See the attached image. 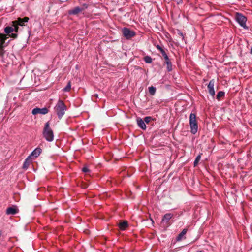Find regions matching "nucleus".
Listing matches in <instances>:
<instances>
[{
	"instance_id": "obj_32",
	"label": "nucleus",
	"mask_w": 252,
	"mask_h": 252,
	"mask_svg": "<svg viewBox=\"0 0 252 252\" xmlns=\"http://www.w3.org/2000/svg\"><path fill=\"white\" fill-rule=\"evenodd\" d=\"M204 252L203 251H197V252Z\"/></svg>"
},
{
	"instance_id": "obj_24",
	"label": "nucleus",
	"mask_w": 252,
	"mask_h": 252,
	"mask_svg": "<svg viewBox=\"0 0 252 252\" xmlns=\"http://www.w3.org/2000/svg\"><path fill=\"white\" fill-rule=\"evenodd\" d=\"M201 159V155H199L198 156H197V157L195 159V161H194V166H196L198 162L200 161Z\"/></svg>"
},
{
	"instance_id": "obj_19",
	"label": "nucleus",
	"mask_w": 252,
	"mask_h": 252,
	"mask_svg": "<svg viewBox=\"0 0 252 252\" xmlns=\"http://www.w3.org/2000/svg\"><path fill=\"white\" fill-rule=\"evenodd\" d=\"M165 63L167 64V70L169 71H171L172 69V64H171V62L170 61V59H169L168 60H166L165 61Z\"/></svg>"
},
{
	"instance_id": "obj_8",
	"label": "nucleus",
	"mask_w": 252,
	"mask_h": 252,
	"mask_svg": "<svg viewBox=\"0 0 252 252\" xmlns=\"http://www.w3.org/2000/svg\"><path fill=\"white\" fill-rule=\"evenodd\" d=\"M173 217V214L171 213H167L165 214L162 220L163 223H166L167 225H169V221Z\"/></svg>"
},
{
	"instance_id": "obj_23",
	"label": "nucleus",
	"mask_w": 252,
	"mask_h": 252,
	"mask_svg": "<svg viewBox=\"0 0 252 252\" xmlns=\"http://www.w3.org/2000/svg\"><path fill=\"white\" fill-rule=\"evenodd\" d=\"M144 60L146 63H151L152 61V58L148 56H145L144 58Z\"/></svg>"
},
{
	"instance_id": "obj_29",
	"label": "nucleus",
	"mask_w": 252,
	"mask_h": 252,
	"mask_svg": "<svg viewBox=\"0 0 252 252\" xmlns=\"http://www.w3.org/2000/svg\"><path fill=\"white\" fill-rule=\"evenodd\" d=\"M156 48L159 50L160 52L162 51V50H163V49H162V48L159 46V45H158L156 46Z\"/></svg>"
},
{
	"instance_id": "obj_31",
	"label": "nucleus",
	"mask_w": 252,
	"mask_h": 252,
	"mask_svg": "<svg viewBox=\"0 0 252 252\" xmlns=\"http://www.w3.org/2000/svg\"><path fill=\"white\" fill-rule=\"evenodd\" d=\"M250 53H251V54H252V47L251 48Z\"/></svg>"
},
{
	"instance_id": "obj_14",
	"label": "nucleus",
	"mask_w": 252,
	"mask_h": 252,
	"mask_svg": "<svg viewBox=\"0 0 252 252\" xmlns=\"http://www.w3.org/2000/svg\"><path fill=\"white\" fill-rule=\"evenodd\" d=\"M81 10H82L81 8H79V7H75L74 9L69 10L68 13L69 14H71H71L75 15V14H77L79 12H81Z\"/></svg>"
},
{
	"instance_id": "obj_2",
	"label": "nucleus",
	"mask_w": 252,
	"mask_h": 252,
	"mask_svg": "<svg viewBox=\"0 0 252 252\" xmlns=\"http://www.w3.org/2000/svg\"><path fill=\"white\" fill-rule=\"evenodd\" d=\"M54 110L58 115V118L59 119H61L64 114V112L66 110V106L63 101L59 99L54 107Z\"/></svg>"
},
{
	"instance_id": "obj_15",
	"label": "nucleus",
	"mask_w": 252,
	"mask_h": 252,
	"mask_svg": "<svg viewBox=\"0 0 252 252\" xmlns=\"http://www.w3.org/2000/svg\"><path fill=\"white\" fill-rule=\"evenodd\" d=\"M31 162V156H29L25 160L23 165V168L24 169H27L30 163Z\"/></svg>"
},
{
	"instance_id": "obj_7",
	"label": "nucleus",
	"mask_w": 252,
	"mask_h": 252,
	"mask_svg": "<svg viewBox=\"0 0 252 252\" xmlns=\"http://www.w3.org/2000/svg\"><path fill=\"white\" fill-rule=\"evenodd\" d=\"M214 80H211L209 82V83L208 85L207 88H208V89L209 91V93L212 96H214L215 94V92L214 88Z\"/></svg>"
},
{
	"instance_id": "obj_22",
	"label": "nucleus",
	"mask_w": 252,
	"mask_h": 252,
	"mask_svg": "<svg viewBox=\"0 0 252 252\" xmlns=\"http://www.w3.org/2000/svg\"><path fill=\"white\" fill-rule=\"evenodd\" d=\"M224 94L225 93L223 91L219 92L217 94V98L219 100L221 97L224 95Z\"/></svg>"
},
{
	"instance_id": "obj_9",
	"label": "nucleus",
	"mask_w": 252,
	"mask_h": 252,
	"mask_svg": "<svg viewBox=\"0 0 252 252\" xmlns=\"http://www.w3.org/2000/svg\"><path fill=\"white\" fill-rule=\"evenodd\" d=\"M41 151L42 150L41 148H37L32 152V153L29 156H31V158H32V157H34L36 158L39 156V155L41 153Z\"/></svg>"
},
{
	"instance_id": "obj_28",
	"label": "nucleus",
	"mask_w": 252,
	"mask_h": 252,
	"mask_svg": "<svg viewBox=\"0 0 252 252\" xmlns=\"http://www.w3.org/2000/svg\"><path fill=\"white\" fill-rule=\"evenodd\" d=\"M82 171L84 172H87L89 171V169L87 167H84L82 168Z\"/></svg>"
},
{
	"instance_id": "obj_10",
	"label": "nucleus",
	"mask_w": 252,
	"mask_h": 252,
	"mask_svg": "<svg viewBox=\"0 0 252 252\" xmlns=\"http://www.w3.org/2000/svg\"><path fill=\"white\" fill-rule=\"evenodd\" d=\"M29 18L25 17L24 18H19L17 21H14L13 23L14 24H16L17 25L20 26H23L25 23H26L28 21Z\"/></svg>"
},
{
	"instance_id": "obj_13",
	"label": "nucleus",
	"mask_w": 252,
	"mask_h": 252,
	"mask_svg": "<svg viewBox=\"0 0 252 252\" xmlns=\"http://www.w3.org/2000/svg\"><path fill=\"white\" fill-rule=\"evenodd\" d=\"M15 30L16 32H17L18 31V27L17 26L15 27V28L11 27H6L4 29V32L7 34H8L9 35Z\"/></svg>"
},
{
	"instance_id": "obj_6",
	"label": "nucleus",
	"mask_w": 252,
	"mask_h": 252,
	"mask_svg": "<svg viewBox=\"0 0 252 252\" xmlns=\"http://www.w3.org/2000/svg\"><path fill=\"white\" fill-rule=\"evenodd\" d=\"M48 112V109L46 107L43 108H35L32 110V113L33 115H36L37 114L44 115L47 114Z\"/></svg>"
},
{
	"instance_id": "obj_20",
	"label": "nucleus",
	"mask_w": 252,
	"mask_h": 252,
	"mask_svg": "<svg viewBox=\"0 0 252 252\" xmlns=\"http://www.w3.org/2000/svg\"><path fill=\"white\" fill-rule=\"evenodd\" d=\"M149 92L151 95H154L156 93V88L153 86H150L148 88Z\"/></svg>"
},
{
	"instance_id": "obj_3",
	"label": "nucleus",
	"mask_w": 252,
	"mask_h": 252,
	"mask_svg": "<svg viewBox=\"0 0 252 252\" xmlns=\"http://www.w3.org/2000/svg\"><path fill=\"white\" fill-rule=\"evenodd\" d=\"M189 122L190 132L192 134H195L198 130V125L195 114L191 113L190 114Z\"/></svg>"
},
{
	"instance_id": "obj_16",
	"label": "nucleus",
	"mask_w": 252,
	"mask_h": 252,
	"mask_svg": "<svg viewBox=\"0 0 252 252\" xmlns=\"http://www.w3.org/2000/svg\"><path fill=\"white\" fill-rule=\"evenodd\" d=\"M187 229L185 228L183 230V231L179 234L177 240V241H181L182 238L184 237V236L186 235L187 232Z\"/></svg>"
},
{
	"instance_id": "obj_21",
	"label": "nucleus",
	"mask_w": 252,
	"mask_h": 252,
	"mask_svg": "<svg viewBox=\"0 0 252 252\" xmlns=\"http://www.w3.org/2000/svg\"><path fill=\"white\" fill-rule=\"evenodd\" d=\"M71 89V83L70 82H68L67 85L65 88H63V91L64 92H69Z\"/></svg>"
},
{
	"instance_id": "obj_1",
	"label": "nucleus",
	"mask_w": 252,
	"mask_h": 252,
	"mask_svg": "<svg viewBox=\"0 0 252 252\" xmlns=\"http://www.w3.org/2000/svg\"><path fill=\"white\" fill-rule=\"evenodd\" d=\"M43 135L44 137L48 141L51 142L54 140V134L52 130L50 127V123L47 122L43 131Z\"/></svg>"
},
{
	"instance_id": "obj_11",
	"label": "nucleus",
	"mask_w": 252,
	"mask_h": 252,
	"mask_svg": "<svg viewBox=\"0 0 252 252\" xmlns=\"http://www.w3.org/2000/svg\"><path fill=\"white\" fill-rule=\"evenodd\" d=\"M137 123L139 127L142 129H146V126L144 121L141 118H138L137 119Z\"/></svg>"
},
{
	"instance_id": "obj_27",
	"label": "nucleus",
	"mask_w": 252,
	"mask_h": 252,
	"mask_svg": "<svg viewBox=\"0 0 252 252\" xmlns=\"http://www.w3.org/2000/svg\"><path fill=\"white\" fill-rule=\"evenodd\" d=\"M17 34L16 33H11V34H10L9 35V37H11L13 38H16L17 37Z\"/></svg>"
},
{
	"instance_id": "obj_12",
	"label": "nucleus",
	"mask_w": 252,
	"mask_h": 252,
	"mask_svg": "<svg viewBox=\"0 0 252 252\" xmlns=\"http://www.w3.org/2000/svg\"><path fill=\"white\" fill-rule=\"evenodd\" d=\"M7 38V35L4 34L0 33V50L2 49L3 45L5 43V40Z\"/></svg>"
},
{
	"instance_id": "obj_5",
	"label": "nucleus",
	"mask_w": 252,
	"mask_h": 252,
	"mask_svg": "<svg viewBox=\"0 0 252 252\" xmlns=\"http://www.w3.org/2000/svg\"><path fill=\"white\" fill-rule=\"evenodd\" d=\"M123 33L125 37L127 39H129L135 35L133 31H130L126 28H124L123 29Z\"/></svg>"
},
{
	"instance_id": "obj_26",
	"label": "nucleus",
	"mask_w": 252,
	"mask_h": 252,
	"mask_svg": "<svg viewBox=\"0 0 252 252\" xmlns=\"http://www.w3.org/2000/svg\"><path fill=\"white\" fill-rule=\"evenodd\" d=\"M151 117H146L144 118V122L146 123H148L151 121Z\"/></svg>"
},
{
	"instance_id": "obj_17",
	"label": "nucleus",
	"mask_w": 252,
	"mask_h": 252,
	"mask_svg": "<svg viewBox=\"0 0 252 252\" xmlns=\"http://www.w3.org/2000/svg\"><path fill=\"white\" fill-rule=\"evenodd\" d=\"M17 213V210L15 208L13 207H9L6 209V214H12L14 215Z\"/></svg>"
},
{
	"instance_id": "obj_25",
	"label": "nucleus",
	"mask_w": 252,
	"mask_h": 252,
	"mask_svg": "<svg viewBox=\"0 0 252 252\" xmlns=\"http://www.w3.org/2000/svg\"><path fill=\"white\" fill-rule=\"evenodd\" d=\"M161 53L162 55V56L164 57L165 61L166 60H168L169 58H168L167 54L166 53V52H165V51L163 50H162V51H161Z\"/></svg>"
},
{
	"instance_id": "obj_18",
	"label": "nucleus",
	"mask_w": 252,
	"mask_h": 252,
	"mask_svg": "<svg viewBox=\"0 0 252 252\" xmlns=\"http://www.w3.org/2000/svg\"><path fill=\"white\" fill-rule=\"evenodd\" d=\"M127 226V223L126 221H124L120 223L119 228L122 230H124Z\"/></svg>"
},
{
	"instance_id": "obj_30",
	"label": "nucleus",
	"mask_w": 252,
	"mask_h": 252,
	"mask_svg": "<svg viewBox=\"0 0 252 252\" xmlns=\"http://www.w3.org/2000/svg\"><path fill=\"white\" fill-rule=\"evenodd\" d=\"M178 34L181 37L182 39H184V37L183 33L181 32H179Z\"/></svg>"
},
{
	"instance_id": "obj_4",
	"label": "nucleus",
	"mask_w": 252,
	"mask_h": 252,
	"mask_svg": "<svg viewBox=\"0 0 252 252\" xmlns=\"http://www.w3.org/2000/svg\"><path fill=\"white\" fill-rule=\"evenodd\" d=\"M236 19L238 23L244 28L248 29L246 26L247 18L241 14L237 13L236 15Z\"/></svg>"
}]
</instances>
